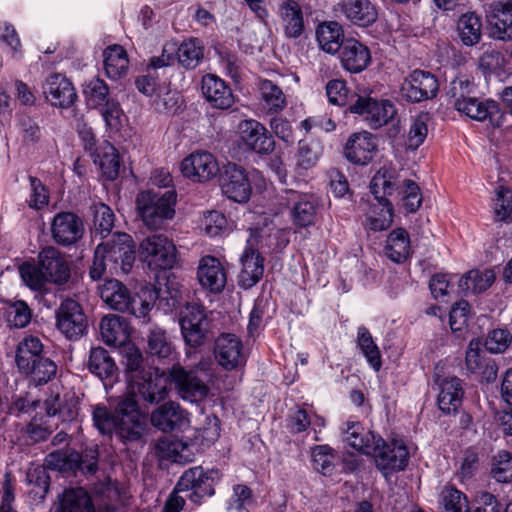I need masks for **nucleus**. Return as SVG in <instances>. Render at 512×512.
Here are the masks:
<instances>
[{
	"mask_svg": "<svg viewBox=\"0 0 512 512\" xmlns=\"http://www.w3.org/2000/svg\"><path fill=\"white\" fill-rule=\"evenodd\" d=\"M148 351L152 356L166 359L174 353V347L167 333L160 327H153L147 335Z\"/></svg>",
	"mask_w": 512,
	"mask_h": 512,
	"instance_id": "50",
	"label": "nucleus"
},
{
	"mask_svg": "<svg viewBox=\"0 0 512 512\" xmlns=\"http://www.w3.org/2000/svg\"><path fill=\"white\" fill-rule=\"evenodd\" d=\"M140 257L152 270L171 269L177 260L174 243L163 234H152L142 240Z\"/></svg>",
	"mask_w": 512,
	"mask_h": 512,
	"instance_id": "8",
	"label": "nucleus"
},
{
	"mask_svg": "<svg viewBox=\"0 0 512 512\" xmlns=\"http://www.w3.org/2000/svg\"><path fill=\"white\" fill-rule=\"evenodd\" d=\"M43 355V344L36 336H26L17 345L16 364L19 371L30 369V365Z\"/></svg>",
	"mask_w": 512,
	"mask_h": 512,
	"instance_id": "39",
	"label": "nucleus"
},
{
	"mask_svg": "<svg viewBox=\"0 0 512 512\" xmlns=\"http://www.w3.org/2000/svg\"><path fill=\"white\" fill-rule=\"evenodd\" d=\"M49 416H58L62 422H71L78 417L79 400L74 394L56 395L45 402Z\"/></svg>",
	"mask_w": 512,
	"mask_h": 512,
	"instance_id": "37",
	"label": "nucleus"
},
{
	"mask_svg": "<svg viewBox=\"0 0 512 512\" xmlns=\"http://www.w3.org/2000/svg\"><path fill=\"white\" fill-rule=\"evenodd\" d=\"M7 322L15 328L26 327L32 319V310L23 300L7 302Z\"/></svg>",
	"mask_w": 512,
	"mask_h": 512,
	"instance_id": "58",
	"label": "nucleus"
},
{
	"mask_svg": "<svg viewBox=\"0 0 512 512\" xmlns=\"http://www.w3.org/2000/svg\"><path fill=\"white\" fill-rule=\"evenodd\" d=\"M100 333L106 344L121 346L130 337V326L128 321L122 316L107 315L100 322Z\"/></svg>",
	"mask_w": 512,
	"mask_h": 512,
	"instance_id": "33",
	"label": "nucleus"
},
{
	"mask_svg": "<svg viewBox=\"0 0 512 512\" xmlns=\"http://www.w3.org/2000/svg\"><path fill=\"white\" fill-rule=\"evenodd\" d=\"M83 93L87 103L94 108H98L111 100L107 84L98 77L92 78L84 85Z\"/></svg>",
	"mask_w": 512,
	"mask_h": 512,
	"instance_id": "57",
	"label": "nucleus"
},
{
	"mask_svg": "<svg viewBox=\"0 0 512 512\" xmlns=\"http://www.w3.org/2000/svg\"><path fill=\"white\" fill-rule=\"evenodd\" d=\"M91 157L93 162L100 166L103 175L108 180L112 181L118 177L121 168L119 154L109 142H102L99 149L92 152Z\"/></svg>",
	"mask_w": 512,
	"mask_h": 512,
	"instance_id": "36",
	"label": "nucleus"
},
{
	"mask_svg": "<svg viewBox=\"0 0 512 512\" xmlns=\"http://www.w3.org/2000/svg\"><path fill=\"white\" fill-rule=\"evenodd\" d=\"M429 116L427 113H420L411 119V124L407 134V146L412 150H416L423 144L427 137V122Z\"/></svg>",
	"mask_w": 512,
	"mask_h": 512,
	"instance_id": "60",
	"label": "nucleus"
},
{
	"mask_svg": "<svg viewBox=\"0 0 512 512\" xmlns=\"http://www.w3.org/2000/svg\"><path fill=\"white\" fill-rule=\"evenodd\" d=\"M204 57V46L197 38H190L176 45L177 62L185 69L196 68Z\"/></svg>",
	"mask_w": 512,
	"mask_h": 512,
	"instance_id": "45",
	"label": "nucleus"
},
{
	"mask_svg": "<svg viewBox=\"0 0 512 512\" xmlns=\"http://www.w3.org/2000/svg\"><path fill=\"white\" fill-rule=\"evenodd\" d=\"M376 153V143L371 133L363 131L351 135L345 145L346 159L357 165H367Z\"/></svg>",
	"mask_w": 512,
	"mask_h": 512,
	"instance_id": "28",
	"label": "nucleus"
},
{
	"mask_svg": "<svg viewBox=\"0 0 512 512\" xmlns=\"http://www.w3.org/2000/svg\"><path fill=\"white\" fill-rule=\"evenodd\" d=\"M220 170L215 157L209 152L192 153L181 162L182 174L197 182L211 180Z\"/></svg>",
	"mask_w": 512,
	"mask_h": 512,
	"instance_id": "21",
	"label": "nucleus"
},
{
	"mask_svg": "<svg viewBox=\"0 0 512 512\" xmlns=\"http://www.w3.org/2000/svg\"><path fill=\"white\" fill-rule=\"evenodd\" d=\"M491 23L501 34L512 36V0H498L491 5Z\"/></svg>",
	"mask_w": 512,
	"mask_h": 512,
	"instance_id": "49",
	"label": "nucleus"
},
{
	"mask_svg": "<svg viewBox=\"0 0 512 512\" xmlns=\"http://www.w3.org/2000/svg\"><path fill=\"white\" fill-rule=\"evenodd\" d=\"M155 454L160 460H168L175 463H189L193 460V449L186 442L172 438H160L155 445Z\"/></svg>",
	"mask_w": 512,
	"mask_h": 512,
	"instance_id": "30",
	"label": "nucleus"
},
{
	"mask_svg": "<svg viewBox=\"0 0 512 512\" xmlns=\"http://www.w3.org/2000/svg\"><path fill=\"white\" fill-rule=\"evenodd\" d=\"M41 265L49 283L65 284L70 278V267L64 255L55 247L47 246L38 254Z\"/></svg>",
	"mask_w": 512,
	"mask_h": 512,
	"instance_id": "23",
	"label": "nucleus"
},
{
	"mask_svg": "<svg viewBox=\"0 0 512 512\" xmlns=\"http://www.w3.org/2000/svg\"><path fill=\"white\" fill-rule=\"evenodd\" d=\"M61 512H95L89 494L82 488L70 489L60 500Z\"/></svg>",
	"mask_w": 512,
	"mask_h": 512,
	"instance_id": "47",
	"label": "nucleus"
},
{
	"mask_svg": "<svg viewBox=\"0 0 512 512\" xmlns=\"http://www.w3.org/2000/svg\"><path fill=\"white\" fill-rule=\"evenodd\" d=\"M169 378L178 395L185 401L199 402L208 394L207 385L197 376L194 370H187L177 364L169 371Z\"/></svg>",
	"mask_w": 512,
	"mask_h": 512,
	"instance_id": "14",
	"label": "nucleus"
},
{
	"mask_svg": "<svg viewBox=\"0 0 512 512\" xmlns=\"http://www.w3.org/2000/svg\"><path fill=\"white\" fill-rule=\"evenodd\" d=\"M339 7L351 23L360 27L372 25L378 17L377 9L370 0H343Z\"/></svg>",
	"mask_w": 512,
	"mask_h": 512,
	"instance_id": "32",
	"label": "nucleus"
},
{
	"mask_svg": "<svg viewBox=\"0 0 512 512\" xmlns=\"http://www.w3.org/2000/svg\"><path fill=\"white\" fill-rule=\"evenodd\" d=\"M441 512H470L467 496L453 486H445L439 496Z\"/></svg>",
	"mask_w": 512,
	"mask_h": 512,
	"instance_id": "52",
	"label": "nucleus"
},
{
	"mask_svg": "<svg viewBox=\"0 0 512 512\" xmlns=\"http://www.w3.org/2000/svg\"><path fill=\"white\" fill-rule=\"evenodd\" d=\"M279 203L291 210V219L294 225L308 227L314 224L317 208L312 195L286 189L279 195Z\"/></svg>",
	"mask_w": 512,
	"mask_h": 512,
	"instance_id": "13",
	"label": "nucleus"
},
{
	"mask_svg": "<svg viewBox=\"0 0 512 512\" xmlns=\"http://www.w3.org/2000/svg\"><path fill=\"white\" fill-rule=\"evenodd\" d=\"M341 430L343 441L356 451L372 456L376 468L386 479L408 466L410 454L404 441L393 439L386 442L358 421H347Z\"/></svg>",
	"mask_w": 512,
	"mask_h": 512,
	"instance_id": "1",
	"label": "nucleus"
},
{
	"mask_svg": "<svg viewBox=\"0 0 512 512\" xmlns=\"http://www.w3.org/2000/svg\"><path fill=\"white\" fill-rule=\"evenodd\" d=\"M16 481L11 473L7 472L1 481L0 496L1 505L0 512H16L13 507L15 501Z\"/></svg>",
	"mask_w": 512,
	"mask_h": 512,
	"instance_id": "64",
	"label": "nucleus"
},
{
	"mask_svg": "<svg viewBox=\"0 0 512 512\" xmlns=\"http://www.w3.org/2000/svg\"><path fill=\"white\" fill-rule=\"evenodd\" d=\"M57 466L62 470L80 471L85 474H93L97 471V448L85 449L82 453L76 451L65 452L59 455Z\"/></svg>",
	"mask_w": 512,
	"mask_h": 512,
	"instance_id": "31",
	"label": "nucleus"
},
{
	"mask_svg": "<svg viewBox=\"0 0 512 512\" xmlns=\"http://www.w3.org/2000/svg\"><path fill=\"white\" fill-rule=\"evenodd\" d=\"M197 278L200 285L212 293H220L227 281L226 271L222 263L214 256H204L201 258Z\"/></svg>",
	"mask_w": 512,
	"mask_h": 512,
	"instance_id": "27",
	"label": "nucleus"
},
{
	"mask_svg": "<svg viewBox=\"0 0 512 512\" xmlns=\"http://www.w3.org/2000/svg\"><path fill=\"white\" fill-rule=\"evenodd\" d=\"M156 293L159 306L165 307L166 311H172L173 309L180 307L183 299V292L177 287L176 283L171 282L167 284L164 289L159 288Z\"/></svg>",
	"mask_w": 512,
	"mask_h": 512,
	"instance_id": "63",
	"label": "nucleus"
},
{
	"mask_svg": "<svg viewBox=\"0 0 512 512\" xmlns=\"http://www.w3.org/2000/svg\"><path fill=\"white\" fill-rule=\"evenodd\" d=\"M18 270L22 281L33 291L41 292L49 283L39 263L26 261L19 266Z\"/></svg>",
	"mask_w": 512,
	"mask_h": 512,
	"instance_id": "53",
	"label": "nucleus"
},
{
	"mask_svg": "<svg viewBox=\"0 0 512 512\" xmlns=\"http://www.w3.org/2000/svg\"><path fill=\"white\" fill-rule=\"evenodd\" d=\"M357 346L362 351L370 366L375 371H379L382 366L381 354L371 333L365 326L358 327Z\"/></svg>",
	"mask_w": 512,
	"mask_h": 512,
	"instance_id": "51",
	"label": "nucleus"
},
{
	"mask_svg": "<svg viewBox=\"0 0 512 512\" xmlns=\"http://www.w3.org/2000/svg\"><path fill=\"white\" fill-rule=\"evenodd\" d=\"M313 468L324 476H331L335 464L334 450L329 445H317L311 450Z\"/></svg>",
	"mask_w": 512,
	"mask_h": 512,
	"instance_id": "56",
	"label": "nucleus"
},
{
	"mask_svg": "<svg viewBox=\"0 0 512 512\" xmlns=\"http://www.w3.org/2000/svg\"><path fill=\"white\" fill-rule=\"evenodd\" d=\"M151 423L163 432H171L188 427L189 417L179 404L170 401L152 412Z\"/></svg>",
	"mask_w": 512,
	"mask_h": 512,
	"instance_id": "25",
	"label": "nucleus"
},
{
	"mask_svg": "<svg viewBox=\"0 0 512 512\" xmlns=\"http://www.w3.org/2000/svg\"><path fill=\"white\" fill-rule=\"evenodd\" d=\"M30 366H32L30 369L22 370L21 372L30 375L33 382L37 385L46 384L56 376L57 365L46 356H42Z\"/></svg>",
	"mask_w": 512,
	"mask_h": 512,
	"instance_id": "55",
	"label": "nucleus"
},
{
	"mask_svg": "<svg viewBox=\"0 0 512 512\" xmlns=\"http://www.w3.org/2000/svg\"><path fill=\"white\" fill-rule=\"evenodd\" d=\"M491 477L499 483L512 481V454L500 450L491 458Z\"/></svg>",
	"mask_w": 512,
	"mask_h": 512,
	"instance_id": "54",
	"label": "nucleus"
},
{
	"mask_svg": "<svg viewBox=\"0 0 512 512\" xmlns=\"http://www.w3.org/2000/svg\"><path fill=\"white\" fill-rule=\"evenodd\" d=\"M46 100L55 107L68 108L76 100L77 94L72 83L61 74H52L43 84Z\"/></svg>",
	"mask_w": 512,
	"mask_h": 512,
	"instance_id": "24",
	"label": "nucleus"
},
{
	"mask_svg": "<svg viewBox=\"0 0 512 512\" xmlns=\"http://www.w3.org/2000/svg\"><path fill=\"white\" fill-rule=\"evenodd\" d=\"M220 480V473L216 469L204 470L195 466L186 470L176 484V491H185L193 503L200 504L205 497L214 494V485Z\"/></svg>",
	"mask_w": 512,
	"mask_h": 512,
	"instance_id": "7",
	"label": "nucleus"
},
{
	"mask_svg": "<svg viewBox=\"0 0 512 512\" xmlns=\"http://www.w3.org/2000/svg\"><path fill=\"white\" fill-rule=\"evenodd\" d=\"M176 192L167 190L159 195L153 191H143L136 198L138 215L149 229L156 230L163 226L175 214Z\"/></svg>",
	"mask_w": 512,
	"mask_h": 512,
	"instance_id": "5",
	"label": "nucleus"
},
{
	"mask_svg": "<svg viewBox=\"0 0 512 512\" xmlns=\"http://www.w3.org/2000/svg\"><path fill=\"white\" fill-rule=\"evenodd\" d=\"M201 90L206 101L216 109L225 110L234 103V95L231 88L216 75L207 74L203 76Z\"/></svg>",
	"mask_w": 512,
	"mask_h": 512,
	"instance_id": "29",
	"label": "nucleus"
},
{
	"mask_svg": "<svg viewBox=\"0 0 512 512\" xmlns=\"http://www.w3.org/2000/svg\"><path fill=\"white\" fill-rule=\"evenodd\" d=\"M495 274L492 270H470L462 276L458 282V287L463 293L478 294L486 291L494 282Z\"/></svg>",
	"mask_w": 512,
	"mask_h": 512,
	"instance_id": "43",
	"label": "nucleus"
},
{
	"mask_svg": "<svg viewBox=\"0 0 512 512\" xmlns=\"http://www.w3.org/2000/svg\"><path fill=\"white\" fill-rule=\"evenodd\" d=\"M386 255L392 261L401 263L407 259L410 253V239L408 232L403 228H397L390 232L386 241Z\"/></svg>",
	"mask_w": 512,
	"mask_h": 512,
	"instance_id": "44",
	"label": "nucleus"
},
{
	"mask_svg": "<svg viewBox=\"0 0 512 512\" xmlns=\"http://www.w3.org/2000/svg\"><path fill=\"white\" fill-rule=\"evenodd\" d=\"M87 367L91 373L101 380L112 379L117 371L114 360L107 350L102 347L91 348Z\"/></svg>",
	"mask_w": 512,
	"mask_h": 512,
	"instance_id": "41",
	"label": "nucleus"
},
{
	"mask_svg": "<svg viewBox=\"0 0 512 512\" xmlns=\"http://www.w3.org/2000/svg\"><path fill=\"white\" fill-rule=\"evenodd\" d=\"M438 90V79L431 72L419 69L412 71L400 86L402 98L411 103L431 99Z\"/></svg>",
	"mask_w": 512,
	"mask_h": 512,
	"instance_id": "12",
	"label": "nucleus"
},
{
	"mask_svg": "<svg viewBox=\"0 0 512 512\" xmlns=\"http://www.w3.org/2000/svg\"><path fill=\"white\" fill-rule=\"evenodd\" d=\"M51 234L56 243L71 246L83 237L84 223L72 212H60L53 218Z\"/></svg>",
	"mask_w": 512,
	"mask_h": 512,
	"instance_id": "20",
	"label": "nucleus"
},
{
	"mask_svg": "<svg viewBox=\"0 0 512 512\" xmlns=\"http://www.w3.org/2000/svg\"><path fill=\"white\" fill-rule=\"evenodd\" d=\"M103 57L104 69L110 79L117 80L126 75L129 61L122 46L112 45L107 47L103 52Z\"/></svg>",
	"mask_w": 512,
	"mask_h": 512,
	"instance_id": "40",
	"label": "nucleus"
},
{
	"mask_svg": "<svg viewBox=\"0 0 512 512\" xmlns=\"http://www.w3.org/2000/svg\"><path fill=\"white\" fill-rule=\"evenodd\" d=\"M126 374L128 391L125 395L140 396L151 404L159 403L168 394L164 379L158 374V370L146 368L142 354L138 350L126 355Z\"/></svg>",
	"mask_w": 512,
	"mask_h": 512,
	"instance_id": "4",
	"label": "nucleus"
},
{
	"mask_svg": "<svg viewBox=\"0 0 512 512\" xmlns=\"http://www.w3.org/2000/svg\"><path fill=\"white\" fill-rule=\"evenodd\" d=\"M439 386V409L446 414L456 412L461 405L462 397L464 394L461 380L457 377L445 378L441 381Z\"/></svg>",
	"mask_w": 512,
	"mask_h": 512,
	"instance_id": "35",
	"label": "nucleus"
},
{
	"mask_svg": "<svg viewBox=\"0 0 512 512\" xmlns=\"http://www.w3.org/2000/svg\"><path fill=\"white\" fill-rule=\"evenodd\" d=\"M179 324L183 339L188 346L197 348L204 344L209 329V322L202 305L186 303L180 311Z\"/></svg>",
	"mask_w": 512,
	"mask_h": 512,
	"instance_id": "9",
	"label": "nucleus"
},
{
	"mask_svg": "<svg viewBox=\"0 0 512 512\" xmlns=\"http://www.w3.org/2000/svg\"><path fill=\"white\" fill-rule=\"evenodd\" d=\"M277 15L286 38L298 39L303 35L305 31L304 12L297 1H282L278 6Z\"/></svg>",
	"mask_w": 512,
	"mask_h": 512,
	"instance_id": "26",
	"label": "nucleus"
},
{
	"mask_svg": "<svg viewBox=\"0 0 512 512\" xmlns=\"http://www.w3.org/2000/svg\"><path fill=\"white\" fill-rule=\"evenodd\" d=\"M338 54L341 67L351 74L361 73L372 62L370 49L354 38H347Z\"/></svg>",
	"mask_w": 512,
	"mask_h": 512,
	"instance_id": "22",
	"label": "nucleus"
},
{
	"mask_svg": "<svg viewBox=\"0 0 512 512\" xmlns=\"http://www.w3.org/2000/svg\"><path fill=\"white\" fill-rule=\"evenodd\" d=\"M395 171L389 167H382L373 176L370 183V191L379 204L385 203L387 195H391L395 190Z\"/></svg>",
	"mask_w": 512,
	"mask_h": 512,
	"instance_id": "46",
	"label": "nucleus"
},
{
	"mask_svg": "<svg viewBox=\"0 0 512 512\" xmlns=\"http://www.w3.org/2000/svg\"><path fill=\"white\" fill-rule=\"evenodd\" d=\"M351 113L365 117L373 129L386 125L396 114L394 104L389 100H376L371 97H358L349 106Z\"/></svg>",
	"mask_w": 512,
	"mask_h": 512,
	"instance_id": "15",
	"label": "nucleus"
},
{
	"mask_svg": "<svg viewBox=\"0 0 512 512\" xmlns=\"http://www.w3.org/2000/svg\"><path fill=\"white\" fill-rule=\"evenodd\" d=\"M92 420L101 434L110 435L116 431L123 441L139 440L147 427L146 416L140 411L133 395L121 396L114 413L103 404L93 406Z\"/></svg>",
	"mask_w": 512,
	"mask_h": 512,
	"instance_id": "2",
	"label": "nucleus"
},
{
	"mask_svg": "<svg viewBox=\"0 0 512 512\" xmlns=\"http://www.w3.org/2000/svg\"><path fill=\"white\" fill-rule=\"evenodd\" d=\"M93 215L96 233H99L102 238L107 237L114 227L115 215L112 209L99 202L93 205Z\"/></svg>",
	"mask_w": 512,
	"mask_h": 512,
	"instance_id": "59",
	"label": "nucleus"
},
{
	"mask_svg": "<svg viewBox=\"0 0 512 512\" xmlns=\"http://www.w3.org/2000/svg\"><path fill=\"white\" fill-rule=\"evenodd\" d=\"M458 35L461 42L466 46L476 45L482 35V22L475 12L462 14L457 22Z\"/></svg>",
	"mask_w": 512,
	"mask_h": 512,
	"instance_id": "42",
	"label": "nucleus"
},
{
	"mask_svg": "<svg viewBox=\"0 0 512 512\" xmlns=\"http://www.w3.org/2000/svg\"><path fill=\"white\" fill-rule=\"evenodd\" d=\"M99 294L103 302L111 309L119 312H128L143 323L149 321L148 314L152 304L143 300L140 296H132L128 288L116 279H110L99 287Z\"/></svg>",
	"mask_w": 512,
	"mask_h": 512,
	"instance_id": "6",
	"label": "nucleus"
},
{
	"mask_svg": "<svg viewBox=\"0 0 512 512\" xmlns=\"http://www.w3.org/2000/svg\"><path fill=\"white\" fill-rule=\"evenodd\" d=\"M222 193L237 203H246L251 196V185L246 171L235 163H227L219 172Z\"/></svg>",
	"mask_w": 512,
	"mask_h": 512,
	"instance_id": "11",
	"label": "nucleus"
},
{
	"mask_svg": "<svg viewBox=\"0 0 512 512\" xmlns=\"http://www.w3.org/2000/svg\"><path fill=\"white\" fill-rule=\"evenodd\" d=\"M512 343V334L507 329L497 328L489 331L484 346L490 353L505 352Z\"/></svg>",
	"mask_w": 512,
	"mask_h": 512,
	"instance_id": "61",
	"label": "nucleus"
},
{
	"mask_svg": "<svg viewBox=\"0 0 512 512\" xmlns=\"http://www.w3.org/2000/svg\"><path fill=\"white\" fill-rule=\"evenodd\" d=\"M238 133L241 142L247 149L260 154L268 155L274 151L275 141L267 128L255 119H245L238 124Z\"/></svg>",
	"mask_w": 512,
	"mask_h": 512,
	"instance_id": "16",
	"label": "nucleus"
},
{
	"mask_svg": "<svg viewBox=\"0 0 512 512\" xmlns=\"http://www.w3.org/2000/svg\"><path fill=\"white\" fill-rule=\"evenodd\" d=\"M316 39L319 47L331 55L337 54L346 42L343 27L336 21L320 23L316 28Z\"/></svg>",
	"mask_w": 512,
	"mask_h": 512,
	"instance_id": "34",
	"label": "nucleus"
},
{
	"mask_svg": "<svg viewBox=\"0 0 512 512\" xmlns=\"http://www.w3.org/2000/svg\"><path fill=\"white\" fill-rule=\"evenodd\" d=\"M103 245L104 255L109 262L111 274H128L135 261V246L127 233H115L110 241L100 243Z\"/></svg>",
	"mask_w": 512,
	"mask_h": 512,
	"instance_id": "10",
	"label": "nucleus"
},
{
	"mask_svg": "<svg viewBox=\"0 0 512 512\" xmlns=\"http://www.w3.org/2000/svg\"><path fill=\"white\" fill-rule=\"evenodd\" d=\"M259 91L263 108L269 114H278L287 106V98L282 89L273 81H259Z\"/></svg>",
	"mask_w": 512,
	"mask_h": 512,
	"instance_id": "38",
	"label": "nucleus"
},
{
	"mask_svg": "<svg viewBox=\"0 0 512 512\" xmlns=\"http://www.w3.org/2000/svg\"><path fill=\"white\" fill-rule=\"evenodd\" d=\"M258 230H251L250 237L247 239V246L240 258L242 269L238 276V282L244 289H249L256 285L264 273V258L254 248L257 243Z\"/></svg>",
	"mask_w": 512,
	"mask_h": 512,
	"instance_id": "19",
	"label": "nucleus"
},
{
	"mask_svg": "<svg viewBox=\"0 0 512 512\" xmlns=\"http://www.w3.org/2000/svg\"><path fill=\"white\" fill-rule=\"evenodd\" d=\"M217 363L225 370L241 368L246 363V355L241 339L232 333H223L217 337L214 345Z\"/></svg>",
	"mask_w": 512,
	"mask_h": 512,
	"instance_id": "17",
	"label": "nucleus"
},
{
	"mask_svg": "<svg viewBox=\"0 0 512 512\" xmlns=\"http://www.w3.org/2000/svg\"><path fill=\"white\" fill-rule=\"evenodd\" d=\"M322 154V146L316 141L301 140L298 144V152L295 156V168L298 174L311 169L316 165Z\"/></svg>",
	"mask_w": 512,
	"mask_h": 512,
	"instance_id": "48",
	"label": "nucleus"
},
{
	"mask_svg": "<svg viewBox=\"0 0 512 512\" xmlns=\"http://www.w3.org/2000/svg\"><path fill=\"white\" fill-rule=\"evenodd\" d=\"M447 95L453 107L461 114L476 120H489L493 125H500L503 117L499 104L494 100H480L476 96V85L466 76H459L449 84Z\"/></svg>",
	"mask_w": 512,
	"mask_h": 512,
	"instance_id": "3",
	"label": "nucleus"
},
{
	"mask_svg": "<svg viewBox=\"0 0 512 512\" xmlns=\"http://www.w3.org/2000/svg\"><path fill=\"white\" fill-rule=\"evenodd\" d=\"M469 314L470 304L465 300L458 301L452 306L449 314V324L452 332L457 336H460L467 328Z\"/></svg>",
	"mask_w": 512,
	"mask_h": 512,
	"instance_id": "62",
	"label": "nucleus"
},
{
	"mask_svg": "<svg viewBox=\"0 0 512 512\" xmlns=\"http://www.w3.org/2000/svg\"><path fill=\"white\" fill-rule=\"evenodd\" d=\"M56 319L58 329L70 340H76L86 332V316L81 305L73 299L62 301Z\"/></svg>",
	"mask_w": 512,
	"mask_h": 512,
	"instance_id": "18",
	"label": "nucleus"
}]
</instances>
